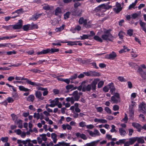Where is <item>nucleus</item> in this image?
<instances>
[{
  "instance_id": "f257e3e1",
  "label": "nucleus",
  "mask_w": 146,
  "mask_h": 146,
  "mask_svg": "<svg viewBox=\"0 0 146 146\" xmlns=\"http://www.w3.org/2000/svg\"><path fill=\"white\" fill-rule=\"evenodd\" d=\"M99 81L100 79L98 78L95 79L91 84H87L86 87L82 89V91L90 92L91 90L93 91H94L96 89V85Z\"/></svg>"
},
{
  "instance_id": "f03ea898",
  "label": "nucleus",
  "mask_w": 146,
  "mask_h": 146,
  "mask_svg": "<svg viewBox=\"0 0 146 146\" xmlns=\"http://www.w3.org/2000/svg\"><path fill=\"white\" fill-rule=\"evenodd\" d=\"M111 31L110 30L105 31L101 36L102 39L106 41H113L114 38L110 33Z\"/></svg>"
},
{
  "instance_id": "7ed1b4c3",
  "label": "nucleus",
  "mask_w": 146,
  "mask_h": 146,
  "mask_svg": "<svg viewBox=\"0 0 146 146\" xmlns=\"http://www.w3.org/2000/svg\"><path fill=\"white\" fill-rule=\"evenodd\" d=\"M59 99L58 98H56L54 100H50V104H47L46 106V108L50 106L52 108L56 106H57L59 108H60L62 107V105L61 103L59 102Z\"/></svg>"
},
{
  "instance_id": "20e7f679",
  "label": "nucleus",
  "mask_w": 146,
  "mask_h": 146,
  "mask_svg": "<svg viewBox=\"0 0 146 146\" xmlns=\"http://www.w3.org/2000/svg\"><path fill=\"white\" fill-rule=\"evenodd\" d=\"M15 79L16 80H25L26 82L28 84L31 85L33 86H38L40 84H37L36 83L32 82L30 80L27 78H24V77H21L16 76L15 78Z\"/></svg>"
},
{
  "instance_id": "39448f33",
  "label": "nucleus",
  "mask_w": 146,
  "mask_h": 146,
  "mask_svg": "<svg viewBox=\"0 0 146 146\" xmlns=\"http://www.w3.org/2000/svg\"><path fill=\"white\" fill-rule=\"evenodd\" d=\"M86 131L88 132L91 136L92 137L99 136L101 134L99 131L96 129H95L94 132L89 130H86Z\"/></svg>"
},
{
  "instance_id": "423d86ee",
  "label": "nucleus",
  "mask_w": 146,
  "mask_h": 146,
  "mask_svg": "<svg viewBox=\"0 0 146 146\" xmlns=\"http://www.w3.org/2000/svg\"><path fill=\"white\" fill-rule=\"evenodd\" d=\"M23 24V21L21 20H19L16 25H11L12 29H19L22 27Z\"/></svg>"
},
{
  "instance_id": "0eeeda50",
  "label": "nucleus",
  "mask_w": 146,
  "mask_h": 146,
  "mask_svg": "<svg viewBox=\"0 0 146 146\" xmlns=\"http://www.w3.org/2000/svg\"><path fill=\"white\" fill-rule=\"evenodd\" d=\"M119 94L115 93L114 96L111 97V101L113 103H117L119 101Z\"/></svg>"
},
{
  "instance_id": "6e6552de",
  "label": "nucleus",
  "mask_w": 146,
  "mask_h": 146,
  "mask_svg": "<svg viewBox=\"0 0 146 146\" xmlns=\"http://www.w3.org/2000/svg\"><path fill=\"white\" fill-rule=\"evenodd\" d=\"M138 137H134L129 138V141L125 142L126 145H129L133 144L137 140Z\"/></svg>"
},
{
  "instance_id": "1a4fd4ad",
  "label": "nucleus",
  "mask_w": 146,
  "mask_h": 146,
  "mask_svg": "<svg viewBox=\"0 0 146 146\" xmlns=\"http://www.w3.org/2000/svg\"><path fill=\"white\" fill-rule=\"evenodd\" d=\"M116 8H113V10L116 13H118L122 10V8L121 7V5L117 2L116 3Z\"/></svg>"
},
{
  "instance_id": "9d476101",
  "label": "nucleus",
  "mask_w": 146,
  "mask_h": 146,
  "mask_svg": "<svg viewBox=\"0 0 146 146\" xmlns=\"http://www.w3.org/2000/svg\"><path fill=\"white\" fill-rule=\"evenodd\" d=\"M82 12L81 9H78V11L75 10L74 11L71 10L72 13V15L74 16H80L82 14Z\"/></svg>"
},
{
  "instance_id": "9b49d317",
  "label": "nucleus",
  "mask_w": 146,
  "mask_h": 146,
  "mask_svg": "<svg viewBox=\"0 0 146 146\" xmlns=\"http://www.w3.org/2000/svg\"><path fill=\"white\" fill-rule=\"evenodd\" d=\"M117 56L116 53L113 51L109 54H107L106 56V58L109 59L113 60Z\"/></svg>"
},
{
  "instance_id": "f8f14e48",
  "label": "nucleus",
  "mask_w": 146,
  "mask_h": 146,
  "mask_svg": "<svg viewBox=\"0 0 146 146\" xmlns=\"http://www.w3.org/2000/svg\"><path fill=\"white\" fill-rule=\"evenodd\" d=\"M109 88L110 89V92L111 94H113L115 92V89L114 86V84L113 83H111L108 85Z\"/></svg>"
},
{
  "instance_id": "ddd939ff",
  "label": "nucleus",
  "mask_w": 146,
  "mask_h": 146,
  "mask_svg": "<svg viewBox=\"0 0 146 146\" xmlns=\"http://www.w3.org/2000/svg\"><path fill=\"white\" fill-rule=\"evenodd\" d=\"M132 125L134 127L136 128L137 129V131L139 132L141 131V126L138 123H133Z\"/></svg>"
},
{
  "instance_id": "4468645a",
  "label": "nucleus",
  "mask_w": 146,
  "mask_h": 146,
  "mask_svg": "<svg viewBox=\"0 0 146 146\" xmlns=\"http://www.w3.org/2000/svg\"><path fill=\"white\" fill-rule=\"evenodd\" d=\"M72 94L75 101H78L80 98L78 91L77 90L74 91Z\"/></svg>"
},
{
  "instance_id": "2eb2a0df",
  "label": "nucleus",
  "mask_w": 146,
  "mask_h": 146,
  "mask_svg": "<svg viewBox=\"0 0 146 146\" xmlns=\"http://www.w3.org/2000/svg\"><path fill=\"white\" fill-rule=\"evenodd\" d=\"M35 94L36 97L39 99L42 100L44 98L42 96V94L40 91H36Z\"/></svg>"
},
{
  "instance_id": "dca6fc26",
  "label": "nucleus",
  "mask_w": 146,
  "mask_h": 146,
  "mask_svg": "<svg viewBox=\"0 0 146 146\" xmlns=\"http://www.w3.org/2000/svg\"><path fill=\"white\" fill-rule=\"evenodd\" d=\"M57 135L54 133H52L51 134V137L53 140V141L54 143H56L57 140Z\"/></svg>"
},
{
  "instance_id": "f3484780",
  "label": "nucleus",
  "mask_w": 146,
  "mask_h": 146,
  "mask_svg": "<svg viewBox=\"0 0 146 146\" xmlns=\"http://www.w3.org/2000/svg\"><path fill=\"white\" fill-rule=\"evenodd\" d=\"M103 8L102 5H101L96 7L95 9V11L96 12H104L105 10H104Z\"/></svg>"
},
{
  "instance_id": "a211bd4d",
  "label": "nucleus",
  "mask_w": 146,
  "mask_h": 146,
  "mask_svg": "<svg viewBox=\"0 0 146 146\" xmlns=\"http://www.w3.org/2000/svg\"><path fill=\"white\" fill-rule=\"evenodd\" d=\"M69 144L65 143L64 141L59 142L57 144L54 145V146H69Z\"/></svg>"
},
{
  "instance_id": "6ab92c4d",
  "label": "nucleus",
  "mask_w": 146,
  "mask_h": 146,
  "mask_svg": "<svg viewBox=\"0 0 146 146\" xmlns=\"http://www.w3.org/2000/svg\"><path fill=\"white\" fill-rule=\"evenodd\" d=\"M87 21V19H85L83 17H82L79 19L78 22L80 24H83L84 26Z\"/></svg>"
},
{
  "instance_id": "aec40b11",
  "label": "nucleus",
  "mask_w": 146,
  "mask_h": 146,
  "mask_svg": "<svg viewBox=\"0 0 146 146\" xmlns=\"http://www.w3.org/2000/svg\"><path fill=\"white\" fill-rule=\"evenodd\" d=\"M62 11L61 8L59 7H57L55 9V15L56 16H58L59 14L61 13Z\"/></svg>"
},
{
  "instance_id": "412c9836",
  "label": "nucleus",
  "mask_w": 146,
  "mask_h": 146,
  "mask_svg": "<svg viewBox=\"0 0 146 146\" xmlns=\"http://www.w3.org/2000/svg\"><path fill=\"white\" fill-rule=\"evenodd\" d=\"M94 121L96 122H99L101 123H107V121L104 119H98L97 118L95 119Z\"/></svg>"
},
{
  "instance_id": "4be33fe9",
  "label": "nucleus",
  "mask_w": 146,
  "mask_h": 146,
  "mask_svg": "<svg viewBox=\"0 0 146 146\" xmlns=\"http://www.w3.org/2000/svg\"><path fill=\"white\" fill-rule=\"evenodd\" d=\"M119 131L120 135L122 136H125L126 134L125 131L122 128H119Z\"/></svg>"
},
{
  "instance_id": "5701e85b",
  "label": "nucleus",
  "mask_w": 146,
  "mask_h": 146,
  "mask_svg": "<svg viewBox=\"0 0 146 146\" xmlns=\"http://www.w3.org/2000/svg\"><path fill=\"white\" fill-rule=\"evenodd\" d=\"M50 51V49L48 48L46 50H43L42 51L37 52V54L38 55H40L42 54H45L48 52Z\"/></svg>"
},
{
  "instance_id": "b1692460",
  "label": "nucleus",
  "mask_w": 146,
  "mask_h": 146,
  "mask_svg": "<svg viewBox=\"0 0 146 146\" xmlns=\"http://www.w3.org/2000/svg\"><path fill=\"white\" fill-rule=\"evenodd\" d=\"M19 89L21 91H23L24 92H27L29 91H30V89L25 87L23 86H19Z\"/></svg>"
},
{
  "instance_id": "393cba45",
  "label": "nucleus",
  "mask_w": 146,
  "mask_h": 146,
  "mask_svg": "<svg viewBox=\"0 0 146 146\" xmlns=\"http://www.w3.org/2000/svg\"><path fill=\"white\" fill-rule=\"evenodd\" d=\"M137 0H135L134 3H132V4L129 5L128 7V9L131 10L132 8L135 9V7L137 3Z\"/></svg>"
},
{
  "instance_id": "a878e982",
  "label": "nucleus",
  "mask_w": 146,
  "mask_h": 146,
  "mask_svg": "<svg viewBox=\"0 0 146 146\" xmlns=\"http://www.w3.org/2000/svg\"><path fill=\"white\" fill-rule=\"evenodd\" d=\"M139 109L140 110L145 109L146 107V104L144 102H142L139 106Z\"/></svg>"
},
{
  "instance_id": "bb28decb",
  "label": "nucleus",
  "mask_w": 146,
  "mask_h": 146,
  "mask_svg": "<svg viewBox=\"0 0 146 146\" xmlns=\"http://www.w3.org/2000/svg\"><path fill=\"white\" fill-rule=\"evenodd\" d=\"M91 76H98L100 75V74L99 72L91 71Z\"/></svg>"
},
{
  "instance_id": "cd10ccee",
  "label": "nucleus",
  "mask_w": 146,
  "mask_h": 146,
  "mask_svg": "<svg viewBox=\"0 0 146 146\" xmlns=\"http://www.w3.org/2000/svg\"><path fill=\"white\" fill-rule=\"evenodd\" d=\"M30 26V24H27L24 25L23 27V30L24 31H26L29 30H31Z\"/></svg>"
},
{
  "instance_id": "c85d7f7f",
  "label": "nucleus",
  "mask_w": 146,
  "mask_h": 146,
  "mask_svg": "<svg viewBox=\"0 0 146 146\" xmlns=\"http://www.w3.org/2000/svg\"><path fill=\"white\" fill-rule=\"evenodd\" d=\"M41 110H38V113H35L33 115L34 117L36 118L37 119H38L40 117V114L39 113Z\"/></svg>"
},
{
  "instance_id": "c756f323",
  "label": "nucleus",
  "mask_w": 146,
  "mask_h": 146,
  "mask_svg": "<svg viewBox=\"0 0 146 146\" xmlns=\"http://www.w3.org/2000/svg\"><path fill=\"white\" fill-rule=\"evenodd\" d=\"M34 96L33 95H31L27 97V100L28 101L33 102L34 100Z\"/></svg>"
},
{
  "instance_id": "7c9ffc66",
  "label": "nucleus",
  "mask_w": 146,
  "mask_h": 146,
  "mask_svg": "<svg viewBox=\"0 0 146 146\" xmlns=\"http://www.w3.org/2000/svg\"><path fill=\"white\" fill-rule=\"evenodd\" d=\"M16 35L11 36H5L2 37V38L3 40L10 39L11 38H14L16 37Z\"/></svg>"
},
{
  "instance_id": "2f4dec72",
  "label": "nucleus",
  "mask_w": 146,
  "mask_h": 146,
  "mask_svg": "<svg viewBox=\"0 0 146 146\" xmlns=\"http://www.w3.org/2000/svg\"><path fill=\"white\" fill-rule=\"evenodd\" d=\"M41 14H35L33 15L32 19L33 21H35L39 18L41 15Z\"/></svg>"
},
{
  "instance_id": "473e14b6",
  "label": "nucleus",
  "mask_w": 146,
  "mask_h": 146,
  "mask_svg": "<svg viewBox=\"0 0 146 146\" xmlns=\"http://www.w3.org/2000/svg\"><path fill=\"white\" fill-rule=\"evenodd\" d=\"M103 9L104 10H105V12L107 9H108L110 8H111L112 6H110L108 5H105L104 4H102Z\"/></svg>"
},
{
  "instance_id": "72a5a7b5",
  "label": "nucleus",
  "mask_w": 146,
  "mask_h": 146,
  "mask_svg": "<svg viewBox=\"0 0 146 146\" xmlns=\"http://www.w3.org/2000/svg\"><path fill=\"white\" fill-rule=\"evenodd\" d=\"M139 75L143 79H146V71L142 72L139 74Z\"/></svg>"
},
{
  "instance_id": "f704fd0d",
  "label": "nucleus",
  "mask_w": 146,
  "mask_h": 146,
  "mask_svg": "<svg viewBox=\"0 0 146 146\" xmlns=\"http://www.w3.org/2000/svg\"><path fill=\"white\" fill-rule=\"evenodd\" d=\"M30 26L31 30L37 29L38 28V26L36 24H34L33 23H32L30 25Z\"/></svg>"
},
{
  "instance_id": "c9c22d12",
  "label": "nucleus",
  "mask_w": 146,
  "mask_h": 146,
  "mask_svg": "<svg viewBox=\"0 0 146 146\" xmlns=\"http://www.w3.org/2000/svg\"><path fill=\"white\" fill-rule=\"evenodd\" d=\"M39 136L40 137H41V139L42 140L44 141H46L47 139V138L46 137V135L45 134H42L41 135H39Z\"/></svg>"
},
{
  "instance_id": "e433bc0d",
  "label": "nucleus",
  "mask_w": 146,
  "mask_h": 146,
  "mask_svg": "<svg viewBox=\"0 0 146 146\" xmlns=\"http://www.w3.org/2000/svg\"><path fill=\"white\" fill-rule=\"evenodd\" d=\"M71 12H70L68 11L66 12L64 15V19H66L68 18Z\"/></svg>"
},
{
  "instance_id": "4c0bfd02",
  "label": "nucleus",
  "mask_w": 146,
  "mask_h": 146,
  "mask_svg": "<svg viewBox=\"0 0 146 146\" xmlns=\"http://www.w3.org/2000/svg\"><path fill=\"white\" fill-rule=\"evenodd\" d=\"M84 26L87 28H89L92 27V24L90 21L88 22H86V23L84 25Z\"/></svg>"
},
{
  "instance_id": "58836bf2",
  "label": "nucleus",
  "mask_w": 146,
  "mask_h": 146,
  "mask_svg": "<svg viewBox=\"0 0 146 146\" xmlns=\"http://www.w3.org/2000/svg\"><path fill=\"white\" fill-rule=\"evenodd\" d=\"M65 25H63L61 27L56 28L55 29L56 32H60L62 31L64 28Z\"/></svg>"
},
{
  "instance_id": "ea45409f",
  "label": "nucleus",
  "mask_w": 146,
  "mask_h": 146,
  "mask_svg": "<svg viewBox=\"0 0 146 146\" xmlns=\"http://www.w3.org/2000/svg\"><path fill=\"white\" fill-rule=\"evenodd\" d=\"M94 38L96 40H97L99 42H103L102 39L98 36L96 35L94 36Z\"/></svg>"
},
{
  "instance_id": "a19ab883",
  "label": "nucleus",
  "mask_w": 146,
  "mask_h": 146,
  "mask_svg": "<svg viewBox=\"0 0 146 146\" xmlns=\"http://www.w3.org/2000/svg\"><path fill=\"white\" fill-rule=\"evenodd\" d=\"M117 79L121 82H126L127 80L122 76H119L117 77Z\"/></svg>"
},
{
  "instance_id": "79ce46f5",
  "label": "nucleus",
  "mask_w": 146,
  "mask_h": 146,
  "mask_svg": "<svg viewBox=\"0 0 146 146\" xmlns=\"http://www.w3.org/2000/svg\"><path fill=\"white\" fill-rule=\"evenodd\" d=\"M85 146H96V142L95 141H93L90 143H86Z\"/></svg>"
},
{
  "instance_id": "37998d69",
  "label": "nucleus",
  "mask_w": 146,
  "mask_h": 146,
  "mask_svg": "<svg viewBox=\"0 0 146 146\" xmlns=\"http://www.w3.org/2000/svg\"><path fill=\"white\" fill-rule=\"evenodd\" d=\"M22 121L21 120H19L17 122V124L18 125V127L20 128H22Z\"/></svg>"
},
{
  "instance_id": "c03bdc74",
  "label": "nucleus",
  "mask_w": 146,
  "mask_h": 146,
  "mask_svg": "<svg viewBox=\"0 0 146 146\" xmlns=\"http://www.w3.org/2000/svg\"><path fill=\"white\" fill-rule=\"evenodd\" d=\"M104 82L103 81H100L98 83V88H101L104 84Z\"/></svg>"
},
{
  "instance_id": "a18cd8bd",
  "label": "nucleus",
  "mask_w": 146,
  "mask_h": 146,
  "mask_svg": "<svg viewBox=\"0 0 146 146\" xmlns=\"http://www.w3.org/2000/svg\"><path fill=\"white\" fill-rule=\"evenodd\" d=\"M12 27L11 25L9 26H3L2 28L7 30H12Z\"/></svg>"
},
{
  "instance_id": "49530a36",
  "label": "nucleus",
  "mask_w": 146,
  "mask_h": 146,
  "mask_svg": "<svg viewBox=\"0 0 146 146\" xmlns=\"http://www.w3.org/2000/svg\"><path fill=\"white\" fill-rule=\"evenodd\" d=\"M43 8L46 10H48L50 9V6L47 4H44L42 5Z\"/></svg>"
},
{
  "instance_id": "de8ad7c7",
  "label": "nucleus",
  "mask_w": 146,
  "mask_h": 146,
  "mask_svg": "<svg viewBox=\"0 0 146 146\" xmlns=\"http://www.w3.org/2000/svg\"><path fill=\"white\" fill-rule=\"evenodd\" d=\"M10 44V43H1L0 44V48H1L2 47H5L7 46H9V45Z\"/></svg>"
},
{
  "instance_id": "09e8293b",
  "label": "nucleus",
  "mask_w": 146,
  "mask_h": 146,
  "mask_svg": "<svg viewBox=\"0 0 146 146\" xmlns=\"http://www.w3.org/2000/svg\"><path fill=\"white\" fill-rule=\"evenodd\" d=\"M59 49L57 48H51V49H50L49 52L52 53L55 52H57L59 51Z\"/></svg>"
},
{
  "instance_id": "8fccbe9b",
  "label": "nucleus",
  "mask_w": 146,
  "mask_h": 146,
  "mask_svg": "<svg viewBox=\"0 0 146 146\" xmlns=\"http://www.w3.org/2000/svg\"><path fill=\"white\" fill-rule=\"evenodd\" d=\"M137 140V142L138 143H144V141L142 138L138 137Z\"/></svg>"
},
{
  "instance_id": "3c124183",
  "label": "nucleus",
  "mask_w": 146,
  "mask_h": 146,
  "mask_svg": "<svg viewBox=\"0 0 146 146\" xmlns=\"http://www.w3.org/2000/svg\"><path fill=\"white\" fill-rule=\"evenodd\" d=\"M33 72L35 73H40L41 72V71L37 69H33L30 70Z\"/></svg>"
},
{
  "instance_id": "603ef678",
  "label": "nucleus",
  "mask_w": 146,
  "mask_h": 146,
  "mask_svg": "<svg viewBox=\"0 0 146 146\" xmlns=\"http://www.w3.org/2000/svg\"><path fill=\"white\" fill-rule=\"evenodd\" d=\"M139 16V15L137 13H133L131 15V18L133 19L137 18Z\"/></svg>"
},
{
  "instance_id": "864d4df0",
  "label": "nucleus",
  "mask_w": 146,
  "mask_h": 146,
  "mask_svg": "<svg viewBox=\"0 0 146 146\" xmlns=\"http://www.w3.org/2000/svg\"><path fill=\"white\" fill-rule=\"evenodd\" d=\"M90 36V35H83L82 36H81L80 37L81 38V39L82 40H84L88 38L89 36Z\"/></svg>"
},
{
  "instance_id": "5fc2aeb1",
  "label": "nucleus",
  "mask_w": 146,
  "mask_h": 146,
  "mask_svg": "<svg viewBox=\"0 0 146 146\" xmlns=\"http://www.w3.org/2000/svg\"><path fill=\"white\" fill-rule=\"evenodd\" d=\"M128 119L127 114L126 113H125V117L122 119L121 121L124 122L125 123H127L128 120Z\"/></svg>"
},
{
  "instance_id": "6e6d98bb",
  "label": "nucleus",
  "mask_w": 146,
  "mask_h": 146,
  "mask_svg": "<svg viewBox=\"0 0 146 146\" xmlns=\"http://www.w3.org/2000/svg\"><path fill=\"white\" fill-rule=\"evenodd\" d=\"M128 63L129 65L132 68H135L137 65L135 63L131 62H129Z\"/></svg>"
},
{
  "instance_id": "4d7b16f0",
  "label": "nucleus",
  "mask_w": 146,
  "mask_h": 146,
  "mask_svg": "<svg viewBox=\"0 0 146 146\" xmlns=\"http://www.w3.org/2000/svg\"><path fill=\"white\" fill-rule=\"evenodd\" d=\"M133 30L131 29H129L127 31V34L129 36H131L133 35Z\"/></svg>"
},
{
  "instance_id": "13d9d810",
  "label": "nucleus",
  "mask_w": 146,
  "mask_h": 146,
  "mask_svg": "<svg viewBox=\"0 0 146 146\" xmlns=\"http://www.w3.org/2000/svg\"><path fill=\"white\" fill-rule=\"evenodd\" d=\"M62 105L65 106V107L66 108H68L70 106V104L69 103L67 102L66 103H65V102H63L62 103Z\"/></svg>"
},
{
  "instance_id": "bf43d9fd",
  "label": "nucleus",
  "mask_w": 146,
  "mask_h": 146,
  "mask_svg": "<svg viewBox=\"0 0 146 146\" xmlns=\"http://www.w3.org/2000/svg\"><path fill=\"white\" fill-rule=\"evenodd\" d=\"M23 9L21 8L17 10L14 12L13 13H12L13 14L14 13H17L18 14H20L23 12Z\"/></svg>"
},
{
  "instance_id": "052dcab7",
  "label": "nucleus",
  "mask_w": 146,
  "mask_h": 146,
  "mask_svg": "<svg viewBox=\"0 0 146 146\" xmlns=\"http://www.w3.org/2000/svg\"><path fill=\"white\" fill-rule=\"evenodd\" d=\"M6 84L7 86H8L9 88H11L12 89H13V91L16 92L17 91V90L13 86H12L11 85H10L8 83H6Z\"/></svg>"
},
{
  "instance_id": "680f3d73",
  "label": "nucleus",
  "mask_w": 146,
  "mask_h": 146,
  "mask_svg": "<svg viewBox=\"0 0 146 146\" xmlns=\"http://www.w3.org/2000/svg\"><path fill=\"white\" fill-rule=\"evenodd\" d=\"M77 77V75L76 74H75L73 76H72L70 78V79L71 80H73L76 79Z\"/></svg>"
},
{
  "instance_id": "e2e57ef3",
  "label": "nucleus",
  "mask_w": 146,
  "mask_h": 146,
  "mask_svg": "<svg viewBox=\"0 0 146 146\" xmlns=\"http://www.w3.org/2000/svg\"><path fill=\"white\" fill-rule=\"evenodd\" d=\"M1 140L3 142H7L8 141V137H2L1 138Z\"/></svg>"
},
{
  "instance_id": "0e129e2a",
  "label": "nucleus",
  "mask_w": 146,
  "mask_h": 146,
  "mask_svg": "<svg viewBox=\"0 0 146 146\" xmlns=\"http://www.w3.org/2000/svg\"><path fill=\"white\" fill-rule=\"evenodd\" d=\"M81 5V3L78 2L75 3L74 4V7L76 8Z\"/></svg>"
},
{
  "instance_id": "69168bd1",
  "label": "nucleus",
  "mask_w": 146,
  "mask_h": 146,
  "mask_svg": "<svg viewBox=\"0 0 146 146\" xmlns=\"http://www.w3.org/2000/svg\"><path fill=\"white\" fill-rule=\"evenodd\" d=\"M137 94L135 93H132L131 95V99L133 100L136 96Z\"/></svg>"
},
{
  "instance_id": "338daca9",
  "label": "nucleus",
  "mask_w": 146,
  "mask_h": 146,
  "mask_svg": "<svg viewBox=\"0 0 146 146\" xmlns=\"http://www.w3.org/2000/svg\"><path fill=\"white\" fill-rule=\"evenodd\" d=\"M88 84L87 82L86 81H84L83 82L81 85L82 87L83 88V89L84 87H86V86Z\"/></svg>"
},
{
  "instance_id": "774afa93",
  "label": "nucleus",
  "mask_w": 146,
  "mask_h": 146,
  "mask_svg": "<svg viewBox=\"0 0 146 146\" xmlns=\"http://www.w3.org/2000/svg\"><path fill=\"white\" fill-rule=\"evenodd\" d=\"M7 100L9 103H12L14 101L13 99L10 97H8L7 99Z\"/></svg>"
}]
</instances>
